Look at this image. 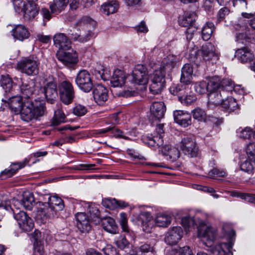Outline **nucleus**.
<instances>
[{
	"instance_id": "nucleus-42",
	"label": "nucleus",
	"mask_w": 255,
	"mask_h": 255,
	"mask_svg": "<svg viewBox=\"0 0 255 255\" xmlns=\"http://www.w3.org/2000/svg\"><path fill=\"white\" fill-rule=\"evenodd\" d=\"M214 29V25L213 22H208L203 27L201 31L202 38L204 40H209Z\"/></svg>"
},
{
	"instance_id": "nucleus-48",
	"label": "nucleus",
	"mask_w": 255,
	"mask_h": 255,
	"mask_svg": "<svg viewBox=\"0 0 255 255\" xmlns=\"http://www.w3.org/2000/svg\"><path fill=\"white\" fill-rule=\"evenodd\" d=\"M170 255H193L191 249L187 246L179 249H172L170 250Z\"/></svg>"
},
{
	"instance_id": "nucleus-11",
	"label": "nucleus",
	"mask_w": 255,
	"mask_h": 255,
	"mask_svg": "<svg viewBox=\"0 0 255 255\" xmlns=\"http://www.w3.org/2000/svg\"><path fill=\"white\" fill-rule=\"evenodd\" d=\"M13 5L16 12H23L25 20L30 21L32 18V0H13Z\"/></svg>"
},
{
	"instance_id": "nucleus-35",
	"label": "nucleus",
	"mask_w": 255,
	"mask_h": 255,
	"mask_svg": "<svg viewBox=\"0 0 255 255\" xmlns=\"http://www.w3.org/2000/svg\"><path fill=\"white\" fill-rule=\"evenodd\" d=\"M33 238L34 239L33 244L35 252H37L40 254L43 252V241L41 239V234L37 230H35L33 233Z\"/></svg>"
},
{
	"instance_id": "nucleus-29",
	"label": "nucleus",
	"mask_w": 255,
	"mask_h": 255,
	"mask_svg": "<svg viewBox=\"0 0 255 255\" xmlns=\"http://www.w3.org/2000/svg\"><path fill=\"white\" fill-rule=\"evenodd\" d=\"M17 69L27 75H32V58L28 57L21 59L17 64Z\"/></svg>"
},
{
	"instance_id": "nucleus-33",
	"label": "nucleus",
	"mask_w": 255,
	"mask_h": 255,
	"mask_svg": "<svg viewBox=\"0 0 255 255\" xmlns=\"http://www.w3.org/2000/svg\"><path fill=\"white\" fill-rule=\"evenodd\" d=\"M103 229L107 232L116 234L118 232V228L115 220L111 217H108L101 220Z\"/></svg>"
},
{
	"instance_id": "nucleus-41",
	"label": "nucleus",
	"mask_w": 255,
	"mask_h": 255,
	"mask_svg": "<svg viewBox=\"0 0 255 255\" xmlns=\"http://www.w3.org/2000/svg\"><path fill=\"white\" fill-rule=\"evenodd\" d=\"M222 107L229 112H233L238 109V104L235 99L229 97L225 99Z\"/></svg>"
},
{
	"instance_id": "nucleus-19",
	"label": "nucleus",
	"mask_w": 255,
	"mask_h": 255,
	"mask_svg": "<svg viewBox=\"0 0 255 255\" xmlns=\"http://www.w3.org/2000/svg\"><path fill=\"white\" fill-rule=\"evenodd\" d=\"M94 99L99 105H103L108 99V90L102 85L98 84L93 88Z\"/></svg>"
},
{
	"instance_id": "nucleus-50",
	"label": "nucleus",
	"mask_w": 255,
	"mask_h": 255,
	"mask_svg": "<svg viewBox=\"0 0 255 255\" xmlns=\"http://www.w3.org/2000/svg\"><path fill=\"white\" fill-rule=\"evenodd\" d=\"M114 243L116 246L121 250H125L128 248L129 242L124 236L120 235L116 237L114 240Z\"/></svg>"
},
{
	"instance_id": "nucleus-14",
	"label": "nucleus",
	"mask_w": 255,
	"mask_h": 255,
	"mask_svg": "<svg viewBox=\"0 0 255 255\" xmlns=\"http://www.w3.org/2000/svg\"><path fill=\"white\" fill-rule=\"evenodd\" d=\"M217 236V230L211 226L200 228L198 231V237L207 246H211Z\"/></svg>"
},
{
	"instance_id": "nucleus-16",
	"label": "nucleus",
	"mask_w": 255,
	"mask_h": 255,
	"mask_svg": "<svg viewBox=\"0 0 255 255\" xmlns=\"http://www.w3.org/2000/svg\"><path fill=\"white\" fill-rule=\"evenodd\" d=\"M234 28L236 31L237 41L244 43L242 40H246L251 35L250 28L247 25L246 22L241 18L238 23L234 24Z\"/></svg>"
},
{
	"instance_id": "nucleus-56",
	"label": "nucleus",
	"mask_w": 255,
	"mask_h": 255,
	"mask_svg": "<svg viewBox=\"0 0 255 255\" xmlns=\"http://www.w3.org/2000/svg\"><path fill=\"white\" fill-rule=\"evenodd\" d=\"M179 100L183 104L189 105L196 100V97L194 94L185 95L179 96Z\"/></svg>"
},
{
	"instance_id": "nucleus-51",
	"label": "nucleus",
	"mask_w": 255,
	"mask_h": 255,
	"mask_svg": "<svg viewBox=\"0 0 255 255\" xmlns=\"http://www.w3.org/2000/svg\"><path fill=\"white\" fill-rule=\"evenodd\" d=\"M208 92L215 91L220 88V80L218 77L211 78L207 83Z\"/></svg>"
},
{
	"instance_id": "nucleus-53",
	"label": "nucleus",
	"mask_w": 255,
	"mask_h": 255,
	"mask_svg": "<svg viewBox=\"0 0 255 255\" xmlns=\"http://www.w3.org/2000/svg\"><path fill=\"white\" fill-rule=\"evenodd\" d=\"M253 137L255 139V131L253 134ZM246 153L250 160L255 161V142L250 143L247 145Z\"/></svg>"
},
{
	"instance_id": "nucleus-47",
	"label": "nucleus",
	"mask_w": 255,
	"mask_h": 255,
	"mask_svg": "<svg viewBox=\"0 0 255 255\" xmlns=\"http://www.w3.org/2000/svg\"><path fill=\"white\" fill-rule=\"evenodd\" d=\"M147 143L150 146L159 147L163 143L162 135H154L147 137Z\"/></svg>"
},
{
	"instance_id": "nucleus-1",
	"label": "nucleus",
	"mask_w": 255,
	"mask_h": 255,
	"mask_svg": "<svg viewBox=\"0 0 255 255\" xmlns=\"http://www.w3.org/2000/svg\"><path fill=\"white\" fill-rule=\"evenodd\" d=\"M34 90L33 94L39 95L38 98L42 101L44 99L53 103L58 96L57 83L52 77H49L45 79L44 77L39 76L34 79Z\"/></svg>"
},
{
	"instance_id": "nucleus-58",
	"label": "nucleus",
	"mask_w": 255,
	"mask_h": 255,
	"mask_svg": "<svg viewBox=\"0 0 255 255\" xmlns=\"http://www.w3.org/2000/svg\"><path fill=\"white\" fill-rule=\"evenodd\" d=\"M230 10L227 7H223L221 8L218 12L217 15V20L220 22L224 21L226 18L229 15Z\"/></svg>"
},
{
	"instance_id": "nucleus-61",
	"label": "nucleus",
	"mask_w": 255,
	"mask_h": 255,
	"mask_svg": "<svg viewBox=\"0 0 255 255\" xmlns=\"http://www.w3.org/2000/svg\"><path fill=\"white\" fill-rule=\"evenodd\" d=\"M200 50H198L197 48H193L190 50L189 53V59L192 62H197L198 60H201Z\"/></svg>"
},
{
	"instance_id": "nucleus-57",
	"label": "nucleus",
	"mask_w": 255,
	"mask_h": 255,
	"mask_svg": "<svg viewBox=\"0 0 255 255\" xmlns=\"http://www.w3.org/2000/svg\"><path fill=\"white\" fill-rule=\"evenodd\" d=\"M23 198L20 205H22L26 210L31 211L32 209V201H31L32 194L31 193L27 194L25 192L23 194Z\"/></svg>"
},
{
	"instance_id": "nucleus-17",
	"label": "nucleus",
	"mask_w": 255,
	"mask_h": 255,
	"mask_svg": "<svg viewBox=\"0 0 255 255\" xmlns=\"http://www.w3.org/2000/svg\"><path fill=\"white\" fill-rule=\"evenodd\" d=\"M201 59L205 61H216L219 59V55L214 45L211 43L204 44L200 50Z\"/></svg>"
},
{
	"instance_id": "nucleus-4",
	"label": "nucleus",
	"mask_w": 255,
	"mask_h": 255,
	"mask_svg": "<svg viewBox=\"0 0 255 255\" xmlns=\"http://www.w3.org/2000/svg\"><path fill=\"white\" fill-rule=\"evenodd\" d=\"M8 104L15 114H20L23 121L29 122L32 120V103L30 101H22L20 96H12L8 99Z\"/></svg>"
},
{
	"instance_id": "nucleus-38",
	"label": "nucleus",
	"mask_w": 255,
	"mask_h": 255,
	"mask_svg": "<svg viewBox=\"0 0 255 255\" xmlns=\"http://www.w3.org/2000/svg\"><path fill=\"white\" fill-rule=\"evenodd\" d=\"M65 118V114L61 110V105L60 104H57L54 112V115L52 120V124L54 126H57L61 123L64 122Z\"/></svg>"
},
{
	"instance_id": "nucleus-5",
	"label": "nucleus",
	"mask_w": 255,
	"mask_h": 255,
	"mask_svg": "<svg viewBox=\"0 0 255 255\" xmlns=\"http://www.w3.org/2000/svg\"><path fill=\"white\" fill-rule=\"evenodd\" d=\"M165 74L163 69L155 70L149 75V91L153 95L160 94L165 87Z\"/></svg>"
},
{
	"instance_id": "nucleus-24",
	"label": "nucleus",
	"mask_w": 255,
	"mask_h": 255,
	"mask_svg": "<svg viewBox=\"0 0 255 255\" xmlns=\"http://www.w3.org/2000/svg\"><path fill=\"white\" fill-rule=\"evenodd\" d=\"M45 112L44 101L35 99L33 103V121H40L41 120Z\"/></svg>"
},
{
	"instance_id": "nucleus-13",
	"label": "nucleus",
	"mask_w": 255,
	"mask_h": 255,
	"mask_svg": "<svg viewBox=\"0 0 255 255\" xmlns=\"http://www.w3.org/2000/svg\"><path fill=\"white\" fill-rule=\"evenodd\" d=\"M68 3H69L71 9L76 10L79 6V0H53L49 5L51 13L58 14L64 9Z\"/></svg>"
},
{
	"instance_id": "nucleus-30",
	"label": "nucleus",
	"mask_w": 255,
	"mask_h": 255,
	"mask_svg": "<svg viewBox=\"0 0 255 255\" xmlns=\"http://www.w3.org/2000/svg\"><path fill=\"white\" fill-rule=\"evenodd\" d=\"M197 15L195 12L187 11L184 12L182 17L179 19L180 25L183 27L193 26Z\"/></svg>"
},
{
	"instance_id": "nucleus-60",
	"label": "nucleus",
	"mask_w": 255,
	"mask_h": 255,
	"mask_svg": "<svg viewBox=\"0 0 255 255\" xmlns=\"http://www.w3.org/2000/svg\"><path fill=\"white\" fill-rule=\"evenodd\" d=\"M73 114L78 117L85 115L87 113L86 107L82 105L77 104L73 109Z\"/></svg>"
},
{
	"instance_id": "nucleus-34",
	"label": "nucleus",
	"mask_w": 255,
	"mask_h": 255,
	"mask_svg": "<svg viewBox=\"0 0 255 255\" xmlns=\"http://www.w3.org/2000/svg\"><path fill=\"white\" fill-rule=\"evenodd\" d=\"M12 35L14 38L22 41L29 36L27 28L22 25H18L12 30Z\"/></svg>"
},
{
	"instance_id": "nucleus-3",
	"label": "nucleus",
	"mask_w": 255,
	"mask_h": 255,
	"mask_svg": "<svg viewBox=\"0 0 255 255\" xmlns=\"http://www.w3.org/2000/svg\"><path fill=\"white\" fill-rule=\"evenodd\" d=\"M95 21L88 16H83L76 23L77 26L82 28H73L68 34L74 40L85 42L89 40L93 35L92 29L95 25Z\"/></svg>"
},
{
	"instance_id": "nucleus-44",
	"label": "nucleus",
	"mask_w": 255,
	"mask_h": 255,
	"mask_svg": "<svg viewBox=\"0 0 255 255\" xmlns=\"http://www.w3.org/2000/svg\"><path fill=\"white\" fill-rule=\"evenodd\" d=\"M187 85H183L182 84L173 85L169 89L171 94L174 95L182 96L183 94H187Z\"/></svg>"
},
{
	"instance_id": "nucleus-27",
	"label": "nucleus",
	"mask_w": 255,
	"mask_h": 255,
	"mask_svg": "<svg viewBox=\"0 0 255 255\" xmlns=\"http://www.w3.org/2000/svg\"><path fill=\"white\" fill-rule=\"evenodd\" d=\"M51 197L49 194L36 192L35 196L33 195V203H35L36 211L39 207H45L47 208L48 202L50 201Z\"/></svg>"
},
{
	"instance_id": "nucleus-55",
	"label": "nucleus",
	"mask_w": 255,
	"mask_h": 255,
	"mask_svg": "<svg viewBox=\"0 0 255 255\" xmlns=\"http://www.w3.org/2000/svg\"><path fill=\"white\" fill-rule=\"evenodd\" d=\"M237 133L240 137L244 139H250L254 134L252 129L249 127H246L244 128H240L237 130Z\"/></svg>"
},
{
	"instance_id": "nucleus-18",
	"label": "nucleus",
	"mask_w": 255,
	"mask_h": 255,
	"mask_svg": "<svg viewBox=\"0 0 255 255\" xmlns=\"http://www.w3.org/2000/svg\"><path fill=\"white\" fill-rule=\"evenodd\" d=\"M229 97L228 92L225 89H219L215 91L209 92L208 102L215 106L222 105L225 99Z\"/></svg>"
},
{
	"instance_id": "nucleus-36",
	"label": "nucleus",
	"mask_w": 255,
	"mask_h": 255,
	"mask_svg": "<svg viewBox=\"0 0 255 255\" xmlns=\"http://www.w3.org/2000/svg\"><path fill=\"white\" fill-rule=\"evenodd\" d=\"M29 162V160L25 159L23 162L13 163L11 165V168L5 169L1 172L2 175H5L6 178H8L15 174L16 171L22 167Z\"/></svg>"
},
{
	"instance_id": "nucleus-43",
	"label": "nucleus",
	"mask_w": 255,
	"mask_h": 255,
	"mask_svg": "<svg viewBox=\"0 0 255 255\" xmlns=\"http://www.w3.org/2000/svg\"><path fill=\"white\" fill-rule=\"evenodd\" d=\"M171 222V217L164 214H159L157 216L155 223L157 226L166 227L168 226Z\"/></svg>"
},
{
	"instance_id": "nucleus-6",
	"label": "nucleus",
	"mask_w": 255,
	"mask_h": 255,
	"mask_svg": "<svg viewBox=\"0 0 255 255\" xmlns=\"http://www.w3.org/2000/svg\"><path fill=\"white\" fill-rule=\"evenodd\" d=\"M75 82L78 87L85 93L90 92L94 87L93 78L86 70H81L77 73Z\"/></svg>"
},
{
	"instance_id": "nucleus-37",
	"label": "nucleus",
	"mask_w": 255,
	"mask_h": 255,
	"mask_svg": "<svg viewBox=\"0 0 255 255\" xmlns=\"http://www.w3.org/2000/svg\"><path fill=\"white\" fill-rule=\"evenodd\" d=\"M162 152L164 155L169 156V158L172 160L175 161L180 156V152L176 147L170 145H165L162 148Z\"/></svg>"
},
{
	"instance_id": "nucleus-40",
	"label": "nucleus",
	"mask_w": 255,
	"mask_h": 255,
	"mask_svg": "<svg viewBox=\"0 0 255 255\" xmlns=\"http://www.w3.org/2000/svg\"><path fill=\"white\" fill-rule=\"evenodd\" d=\"M119 8V4L116 1H112L103 4L101 10L104 13L109 15L116 12Z\"/></svg>"
},
{
	"instance_id": "nucleus-63",
	"label": "nucleus",
	"mask_w": 255,
	"mask_h": 255,
	"mask_svg": "<svg viewBox=\"0 0 255 255\" xmlns=\"http://www.w3.org/2000/svg\"><path fill=\"white\" fill-rule=\"evenodd\" d=\"M181 224L184 228L185 232L190 231V228L193 226L194 221L192 219L188 217H185L181 220Z\"/></svg>"
},
{
	"instance_id": "nucleus-62",
	"label": "nucleus",
	"mask_w": 255,
	"mask_h": 255,
	"mask_svg": "<svg viewBox=\"0 0 255 255\" xmlns=\"http://www.w3.org/2000/svg\"><path fill=\"white\" fill-rule=\"evenodd\" d=\"M195 90L197 93L200 94L205 93L207 91H208L207 83L205 81L197 83L195 85Z\"/></svg>"
},
{
	"instance_id": "nucleus-22",
	"label": "nucleus",
	"mask_w": 255,
	"mask_h": 255,
	"mask_svg": "<svg viewBox=\"0 0 255 255\" xmlns=\"http://www.w3.org/2000/svg\"><path fill=\"white\" fill-rule=\"evenodd\" d=\"M233 244L232 242L228 243H220L211 250L212 255H233L232 252Z\"/></svg>"
},
{
	"instance_id": "nucleus-26",
	"label": "nucleus",
	"mask_w": 255,
	"mask_h": 255,
	"mask_svg": "<svg viewBox=\"0 0 255 255\" xmlns=\"http://www.w3.org/2000/svg\"><path fill=\"white\" fill-rule=\"evenodd\" d=\"M139 221L141 222L143 230L145 232H150L154 221L150 213L144 211L139 215Z\"/></svg>"
},
{
	"instance_id": "nucleus-54",
	"label": "nucleus",
	"mask_w": 255,
	"mask_h": 255,
	"mask_svg": "<svg viewBox=\"0 0 255 255\" xmlns=\"http://www.w3.org/2000/svg\"><path fill=\"white\" fill-rule=\"evenodd\" d=\"M37 75L43 77V73L41 72L40 60L37 57H33V76Z\"/></svg>"
},
{
	"instance_id": "nucleus-23",
	"label": "nucleus",
	"mask_w": 255,
	"mask_h": 255,
	"mask_svg": "<svg viewBox=\"0 0 255 255\" xmlns=\"http://www.w3.org/2000/svg\"><path fill=\"white\" fill-rule=\"evenodd\" d=\"M173 116L175 122L184 128L191 124V116L186 112L177 110L174 112Z\"/></svg>"
},
{
	"instance_id": "nucleus-9",
	"label": "nucleus",
	"mask_w": 255,
	"mask_h": 255,
	"mask_svg": "<svg viewBox=\"0 0 255 255\" xmlns=\"http://www.w3.org/2000/svg\"><path fill=\"white\" fill-rule=\"evenodd\" d=\"M131 80L134 83L143 86L146 85L149 76L147 75V69L142 64L136 65L132 71Z\"/></svg>"
},
{
	"instance_id": "nucleus-8",
	"label": "nucleus",
	"mask_w": 255,
	"mask_h": 255,
	"mask_svg": "<svg viewBox=\"0 0 255 255\" xmlns=\"http://www.w3.org/2000/svg\"><path fill=\"white\" fill-rule=\"evenodd\" d=\"M61 100L65 104L71 103L75 97V91L72 84L68 81L61 82L58 86Z\"/></svg>"
},
{
	"instance_id": "nucleus-32",
	"label": "nucleus",
	"mask_w": 255,
	"mask_h": 255,
	"mask_svg": "<svg viewBox=\"0 0 255 255\" xmlns=\"http://www.w3.org/2000/svg\"><path fill=\"white\" fill-rule=\"evenodd\" d=\"M193 74V68L189 64H185L181 69L180 82L184 85L190 83Z\"/></svg>"
},
{
	"instance_id": "nucleus-39",
	"label": "nucleus",
	"mask_w": 255,
	"mask_h": 255,
	"mask_svg": "<svg viewBox=\"0 0 255 255\" xmlns=\"http://www.w3.org/2000/svg\"><path fill=\"white\" fill-rule=\"evenodd\" d=\"M175 61L176 57L174 55H168L163 60L161 66L157 70L163 69L164 71V74H165V71L170 70L173 67Z\"/></svg>"
},
{
	"instance_id": "nucleus-45",
	"label": "nucleus",
	"mask_w": 255,
	"mask_h": 255,
	"mask_svg": "<svg viewBox=\"0 0 255 255\" xmlns=\"http://www.w3.org/2000/svg\"><path fill=\"white\" fill-rule=\"evenodd\" d=\"M90 219L96 224L99 223L101 222L100 213L97 207L95 206H90L89 208Z\"/></svg>"
},
{
	"instance_id": "nucleus-20",
	"label": "nucleus",
	"mask_w": 255,
	"mask_h": 255,
	"mask_svg": "<svg viewBox=\"0 0 255 255\" xmlns=\"http://www.w3.org/2000/svg\"><path fill=\"white\" fill-rule=\"evenodd\" d=\"M76 219L77 226L82 233H88L91 228L90 223V218L85 213L81 212L76 214Z\"/></svg>"
},
{
	"instance_id": "nucleus-31",
	"label": "nucleus",
	"mask_w": 255,
	"mask_h": 255,
	"mask_svg": "<svg viewBox=\"0 0 255 255\" xmlns=\"http://www.w3.org/2000/svg\"><path fill=\"white\" fill-rule=\"evenodd\" d=\"M236 56L243 63L250 62L254 57L251 51L247 47L238 49L236 52Z\"/></svg>"
},
{
	"instance_id": "nucleus-12",
	"label": "nucleus",
	"mask_w": 255,
	"mask_h": 255,
	"mask_svg": "<svg viewBox=\"0 0 255 255\" xmlns=\"http://www.w3.org/2000/svg\"><path fill=\"white\" fill-rule=\"evenodd\" d=\"M166 107L162 102H154L150 108L149 121L152 123H158L164 117Z\"/></svg>"
},
{
	"instance_id": "nucleus-7",
	"label": "nucleus",
	"mask_w": 255,
	"mask_h": 255,
	"mask_svg": "<svg viewBox=\"0 0 255 255\" xmlns=\"http://www.w3.org/2000/svg\"><path fill=\"white\" fill-rule=\"evenodd\" d=\"M14 218L17 221L19 228L24 232L27 233L29 239H32V219L28 214L24 211L16 212L12 209Z\"/></svg>"
},
{
	"instance_id": "nucleus-64",
	"label": "nucleus",
	"mask_w": 255,
	"mask_h": 255,
	"mask_svg": "<svg viewBox=\"0 0 255 255\" xmlns=\"http://www.w3.org/2000/svg\"><path fill=\"white\" fill-rule=\"evenodd\" d=\"M0 83L1 86L5 90L6 92L8 91L10 92L11 89L13 88L12 82L8 78L2 77L0 80Z\"/></svg>"
},
{
	"instance_id": "nucleus-21",
	"label": "nucleus",
	"mask_w": 255,
	"mask_h": 255,
	"mask_svg": "<svg viewBox=\"0 0 255 255\" xmlns=\"http://www.w3.org/2000/svg\"><path fill=\"white\" fill-rule=\"evenodd\" d=\"M183 231L180 227H174L170 230L165 237V242L169 245L177 244L182 237Z\"/></svg>"
},
{
	"instance_id": "nucleus-49",
	"label": "nucleus",
	"mask_w": 255,
	"mask_h": 255,
	"mask_svg": "<svg viewBox=\"0 0 255 255\" xmlns=\"http://www.w3.org/2000/svg\"><path fill=\"white\" fill-rule=\"evenodd\" d=\"M193 118L199 122H205L207 119V115L202 109L197 108L192 111Z\"/></svg>"
},
{
	"instance_id": "nucleus-10",
	"label": "nucleus",
	"mask_w": 255,
	"mask_h": 255,
	"mask_svg": "<svg viewBox=\"0 0 255 255\" xmlns=\"http://www.w3.org/2000/svg\"><path fill=\"white\" fill-rule=\"evenodd\" d=\"M180 148L185 154L190 157H195L198 154V148L195 139L192 135L185 136L181 141Z\"/></svg>"
},
{
	"instance_id": "nucleus-28",
	"label": "nucleus",
	"mask_w": 255,
	"mask_h": 255,
	"mask_svg": "<svg viewBox=\"0 0 255 255\" xmlns=\"http://www.w3.org/2000/svg\"><path fill=\"white\" fill-rule=\"evenodd\" d=\"M126 77L124 71L117 69L114 71L111 79V86L113 87H121L125 83Z\"/></svg>"
},
{
	"instance_id": "nucleus-46",
	"label": "nucleus",
	"mask_w": 255,
	"mask_h": 255,
	"mask_svg": "<svg viewBox=\"0 0 255 255\" xmlns=\"http://www.w3.org/2000/svg\"><path fill=\"white\" fill-rule=\"evenodd\" d=\"M21 92L22 93V99H23V101H30L32 103L31 96H32V90L29 85L26 84H23L21 87Z\"/></svg>"
},
{
	"instance_id": "nucleus-52",
	"label": "nucleus",
	"mask_w": 255,
	"mask_h": 255,
	"mask_svg": "<svg viewBox=\"0 0 255 255\" xmlns=\"http://www.w3.org/2000/svg\"><path fill=\"white\" fill-rule=\"evenodd\" d=\"M220 88L219 89H225V91L228 92V95H230L231 92L234 89L233 82L229 79H224L220 82Z\"/></svg>"
},
{
	"instance_id": "nucleus-15",
	"label": "nucleus",
	"mask_w": 255,
	"mask_h": 255,
	"mask_svg": "<svg viewBox=\"0 0 255 255\" xmlns=\"http://www.w3.org/2000/svg\"><path fill=\"white\" fill-rule=\"evenodd\" d=\"M56 56L59 61L68 67L75 65L78 61L77 53L73 50L71 51H59L57 52Z\"/></svg>"
},
{
	"instance_id": "nucleus-59",
	"label": "nucleus",
	"mask_w": 255,
	"mask_h": 255,
	"mask_svg": "<svg viewBox=\"0 0 255 255\" xmlns=\"http://www.w3.org/2000/svg\"><path fill=\"white\" fill-rule=\"evenodd\" d=\"M240 168L248 174H252L254 171V165L250 161L248 160H246L241 164Z\"/></svg>"
},
{
	"instance_id": "nucleus-25",
	"label": "nucleus",
	"mask_w": 255,
	"mask_h": 255,
	"mask_svg": "<svg viewBox=\"0 0 255 255\" xmlns=\"http://www.w3.org/2000/svg\"><path fill=\"white\" fill-rule=\"evenodd\" d=\"M54 45L59 49L69 50L71 48V41L63 33H58L53 37Z\"/></svg>"
},
{
	"instance_id": "nucleus-2",
	"label": "nucleus",
	"mask_w": 255,
	"mask_h": 255,
	"mask_svg": "<svg viewBox=\"0 0 255 255\" xmlns=\"http://www.w3.org/2000/svg\"><path fill=\"white\" fill-rule=\"evenodd\" d=\"M64 208V202L61 198L56 196H51L47 208L39 207L35 211V220L38 223H44L48 219L56 216L57 212L62 211Z\"/></svg>"
}]
</instances>
